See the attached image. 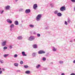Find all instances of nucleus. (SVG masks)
<instances>
[{
	"label": "nucleus",
	"mask_w": 75,
	"mask_h": 75,
	"mask_svg": "<svg viewBox=\"0 0 75 75\" xmlns=\"http://www.w3.org/2000/svg\"><path fill=\"white\" fill-rule=\"evenodd\" d=\"M7 49V47L6 46H5L3 47L4 50H6Z\"/></svg>",
	"instance_id": "obj_30"
},
{
	"label": "nucleus",
	"mask_w": 75,
	"mask_h": 75,
	"mask_svg": "<svg viewBox=\"0 0 75 75\" xmlns=\"http://www.w3.org/2000/svg\"><path fill=\"white\" fill-rule=\"evenodd\" d=\"M1 54L0 53V55H1Z\"/></svg>",
	"instance_id": "obj_52"
},
{
	"label": "nucleus",
	"mask_w": 75,
	"mask_h": 75,
	"mask_svg": "<svg viewBox=\"0 0 75 75\" xmlns=\"http://www.w3.org/2000/svg\"><path fill=\"white\" fill-rule=\"evenodd\" d=\"M65 7L64 6H62L60 8V11H65Z\"/></svg>",
	"instance_id": "obj_4"
},
{
	"label": "nucleus",
	"mask_w": 75,
	"mask_h": 75,
	"mask_svg": "<svg viewBox=\"0 0 75 75\" xmlns=\"http://www.w3.org/2000/svg\"><path fill=\"white\" fill-rule=\"evenodd\" d=\"M70 75H75V74L74 73H71Z\"/></svg>",
	"instance_id": "obj_41"
},
{
	"label": "nucleus",
	"mask_w": 75,
	"mask_h": 75,
	"mask_svg": "<svg viewBox=\"0 0 75 75\" xmlns=\"http://www.w3.org/2000/svg\"><path fill=\"white\" fill-rule=\"evenodd\" d=\"M64 24H65V25H68V23H67V21H65Z\"/></svg>",
	"instance_id": "obj_32"
},
{
	"label": "nucleus",
	"mask_w": 75,
	"mask_h": 75,
	"mask_svg": "<svg viewBox=\"0 0 75 75\" xmlns=\"http://www.w3.org/2000/svg\"><path fill=\"white\" fill-rule=\"evenodd\" d=\"M14 24L15 25H17L18 24V22L17 21H16L14 22Z\"/></svg>",
	"instance_id": "obj_15"
},
{
	"label": "nucleus",
	"mask_w": 75,
	"mask_h": 75,
	"mask_svg": "<svg viewBox=\"0 0 75 75\" xmlns=\"http://www.w3.org/2000/svg\"><path fill=\"white\" fill-rule=\"evenodd\" d=\"M4 12V11L2 10L1 11V14H3V13Z\"/></svg>",
	"instance_id": "obj_38"
},
{
	"label": "nucleus",
	"mask_w": 75,
	"mask_h": 75,
	"mask_svg": "<svg viewBox=\"0 0 75 75\" xmlns=\"http://www.w3.org/2000/svg\"><path fill=\"white\" fill-rule=\"evenodd\" d=\"M49 28V27L48 26H47V27L45 28V29H48Z\"/></svg>",
	"instance_id": "obj_40"
},
{
	"label": "nucleus",
	"mask_w": 75,
	"mask_h": 75,
	"mask_svg": "<svg viewBox=\"0 0 75 75\" xmlns=\"http://www.w3.org/2000/svg\"><path fill=\"white\" fill-rule=\"evenodd\" d=\"M70 42H72V40H70Z\"/></svg>",
	"instance_id": "obj_48"
},
{
	"label": "nucleus",
	"mask_w": 75,
	"mask_h": 75,
	"mask_svg": "<svg viewBox=\"0 0 75 75\" xmlns=\"http://www.w3.org/2000/svg\"><path fill=\"white\" fill-rule=\"evenodd\" d=\"M26 74H30V71L29 70L25 72Z\"/></svg>",
	"instance_id": "obj_19"
},
{
	"label": "nucleus",
	"mask_w": 75,
	"mask_h": 75,
	"mask_svg": "<svg viewBox=\"0 0 75 75\" xmlns=\"http://www.w3.org/2000/svg\"><path fill=\"white\" fill-rule=\"evenodd\" d=\"M72 3H75V0H71Z\"/></svg>",
	"instance_id": "obj_35"
},
{
	"label": "nucleus",
	"mask_w": 75,
	"mask_h": 75,
	"mask_svg": "<svg viewBox=\"0 0 75 75\" xmlns=\"http://www.w3.org/2000/svg\"><path fill=\"white\" fill-rule=\"evenodd\" d=\"M41 18V14L38 15L36 17V20L38 21H39L40 20V18Z\"/></svg>",
	"instance_id": "obj_2"
},
{
	"label": "nucleus",
	"mask_w": 75,
	"mask_h": 75,
	"mask_svg": "<svg viewBox=\"0 0 75 75\" xmlns=\"http://www.w3.org/2000/svg\"><path fill=\"white\" fill-rule=\"evenodd\" d=\"M43 70H47V68H43Z\"/></svg>",
	"instance_id": "obj_34"
},
{
	"label": "nucleus",
	"mask_w": 75,
	"mask_h": 75,
	"mask_svg": "<svg viewBox=\"0 0 75 75\" xmlns=\"http://www.w3.org/2000/svg\"><path fill=\"white\" fill-rule=\"evenodd\" d=\"M45 52L42 50H40L38 52L39 54H45Z\"/></svg>",
	"instance_id": "obj_5"
},
{
	"label": "nucleus",
	"mask_w": 75,
	"mask_h": 75,
	"mask_svg": "<svg viewBox=\"0 0 75 75\" xmlns=\"http://www.w3.org/2000/svg\"><path fill=\"white\" fill-rule=\"evenodd\" d=\"M20 63L21 65H22V64H23V62L22 61H21Z\"/></svg>",
	"instance_id": "obj_33"
},
{
	"label": "nucleus",
	"mask_w": 75,
	"mask_h": 75,
	"mask_svg": "<svg viewBox=\"0 0 75 75\" xmlns=\"http://www.w3.org/2000/svg\"><path fill=\"white\" fill-rule=\"evenodd\" d=\"M10 6L8 5L6 6V9L7 10H10Z\"/></svg>",
	"instance_id": "obj_10"
},
{
	"label": "nucleus",
	"mask_w": 75,
	"mask_h": 75,
	"mask_svg": "<svg viewBox=\"0 0 75 75\" xmlns=\"http://www.w3.org/2000/svg\"><path fill=\"white\" fill-rule=\"evenodd\" d=\"M14 66H15V67H18V63H15L14 64Z\"/></svg>",
	"instance_id": "obj_26"
},
{
	"label": "nucleus",
	"mask_w": 75,
	"mask_h": 75,
	"mask_svg": "<svg viewBox=\"0 0 75 75\" xmlns=\"http://www.w3.org/2000/svg\"><path fill=\"white\" fill-rule=\"evenodd\" d=\"M13 57H14V58H17V57H18V55H17V54H15L14 55Z\"/></svg>",
	"instance_id": "obj_25"
},
{
	"label": "nucleus",
	"mask_w": 75,
	"mask_h": 75,
	"mask_svg": "<svg viewBox=\"0 0 75 75\" xmlns=\"http://www.w3.org/2000/svg\"><path fill=\"white\" fill-rule=\"evenodd\" d=\"M73 63H74V64L75 63V60L73 61Z\"/></svg>",
	"instance_id": "obj_46"
},
{
	"label": "nucleus",
	"mask_w": 75,
	"mask_h": 75,
	"mask_svg": "<svg viewBox=\"0 0 75 75\" xmlns=\"http://www.w3.org/2000/svg\"><path fill=\"white\" fill-rule=\"evenodd\" d=\"M32 56L34 57H35L37 55L36 52H33L32 53Z\"/></svg>",
	"instance_id": "obj_12"
},
{
	"label": "nucleus",
	"mask_w": 75,
	"mask_h": 75,
	"mask_svg": "<svg viewBox=\"0 0 75 75\" xmlns=\"http://www.w3.org/2000/svg\"><path fill=\"white\" fill-rule=\"evenodd\" d=\"M8 55H9V54H5L4 55V58H6V57H8Z\"/></svg>",
	"instance_id": "obj_23"
},
{
	"label": "nucleus",
	"mask_w": 75,
	"mask_h": 75,
	"mask_svg": "<svg viewBox=\"0 0 75 75\" xmlns=\"http://www.w3.org/2000/svg\"><path fill=\"white\" fill-rule=\"evenodd\" d=\"M6 43H7V41L5 40L2 42L1 45L3 46H6Z\"/></svg>",
	"instance_id": "obj_3"
},
{
	"label": "nucleus",
	"mask_w": 75,
	"mask_h": 75,
	"mask_svg": "<svg viewBox=\"0 0 75 75\" xmlns=\"http://www.w3.org/2000/svg\"><path fill=\"white\" fill-rule=\"evenodd\" d=\"M57 48H55V47H52V50L53 52H55L57 51Z\"/></svg>",
	"instance_id": "obj_11"
},
{
	"label": "nucleus",
	"mask_w": 75,
	"mask_h": 75,
	"mask_svg": "<svg viewBox=\"0 0 75 75\" xmlns=\"http://www.w3.org/2000/svg\"><path fill=\"white\" fill-rule=\"evenodd\" d=\"M61 75H65V73H62Z\"/></svg>",
	"instance_id": "obj_43"
},
{
	"label": "nucleus",
	"mask_w": 75,
	"mask_h": 75,
	"mask_svg": "<svg viewBox=\"0 0 75 75\" xmlns=\"http://www.w3.org/2000/svg\"><path fill=\"white\" fill-rule=\"evenodd\" d=\"M50 64H53V63L52 62L50 63Z\"/></svg>",
	"instance_id": "obj_51"
},
{
	"label": "nucleus",
	"mask_w": 75,
	"mask_h": 75,
	"mask_svg": "<svg viewBox=\"0 0 75 75\" xmlns=\"http://www.w3.org/2000/svg\"><path fill=\"white\" fill-rule=\"evenodd\" d=\"M14 25L13 24H12L11 25H10V27L11 28H14Z\"/></svg>",
	"instance_id": "obj_20"
},
{
	"label": "nucleus",
	"mask_w": 75,
	"mask_h": 75,
	"mask_svg": "<svg viewBox=\"0 0 75 75\" xmlns=\"http://www.w3.org/2000/svg\"><path fill=\"white\" fill-rule=\"evenodd\" d=\"M59 63L60 64H64V61H60L59 62Z\"/></svg>",
	"instance_id": "obj_18"
},
{
	"label": "nucleus",
	"mask_w": 75,
	"mask_h": 75,
	"mask_svg": "<svg viewBox=\"0 0 75 75\" xmlns=\"http://www.w3.org/2000/svg\"><path fill=\"white\" fill-rule=\"evenodd\" d=\"M17 38L18 40H22V36H18L17 37Z\"/></svg>",
	"instance_id": "obj_22"
},
{
	"label": "nucleus",
	"mask_w": 75,
	"mask_h": 75,
	"mask_svg": "<svg viewBox=\"0 0 75 75\" xmlns=\"http://www.w3.org/2000/svg\"><path fill=\"white\" fill-rule=\"evenodd\" d=\"M22 54L23 56H27V54H25V52H22Z\"/></svg>",
	"instance_id": "obj_14"
},
{
	"label": "nucleus",
	"mask_w": 75,
	"mask_h": 75,
	"mask_svg": "<svg viewBox=\"0 0 75 75\" xmlns=\"http://www.w3.org/2000/svg\"><path fill=\"white\" fill-rule=\"evenodd\" d=\"M37 36L38 37H40L41 36V35L39 33H38L37 34Z\"/></svg>",
	"instance_id": "obj_28"
},
{
	"label": "nucleus",
	"mask_w": 75,
	"mask_h": 75,
	"mask_svg": "<svg viewBox=\"0 0 75 75\" xmlns=\"http://www.w3.org/2000/svg\"><path fill=\"white\" fill-rule=\"evenodd\" d=\"M35 39V37L33 36H30L28 38V40L29 41H33V40H34Z\"/></svg>",
	"instance_id": "obj_1"
},
{
	"label": "nucleus",
	"mask_w": 75,
	"mask_h": 75,
	"mask_svg": "<svg viewBox=\"0 0 75 75\" xmlns=\"http://www.w3.org/2000/svg\"><path fill=\"white\" fill-rule=\"evenodd\" d=\"M17 72H21V71H20V70H17Z\"/></svg>",
	"instance_id": "obj_44"
},
{
	"label": "nucleus",
	"mask_w": 75,
	"mask_h": 75,
	"mask_svg": "<svg viewBox=\"0 0 75 75\" xmlns=\"http://www.w3.org/2000/svg\"><path fill=\"white\" fill-rule=\"evenodd\" d=\"M24 67L25 68H27L28 67V65H25L24 66Z\"/></svg>",
	"instance_id": "obj_27"
},
{
	"label": "nucleus",
	"mask_w": 75,
	"mask_h": 75,
	"mask_svg": "<svg viewBox=\"0 0 75 75\" xmlns=\"http://www.w3.org/2000/svg\"><path fill=\"white\" fill-rule=\"evenodd\" d=\"M33 47L34 48H37V45L35 44L33 45Z\"/></svg>",
	"instance_id": "obj_16"
},
{
	"label": "nucleus",
	"mask_w": 75,
	"mask_h": 75,
	"mask_svg": "<svg viewBox=\"0 0 75 75\" xmlns=\"http://www.w3.org/2000/svg\"><path fill=\"white\" fill-rule=\"evenodd\" d=\"M67 22L68 23H70V22H71V21H70L69 19H68Z\"/></svg>",
	"instance_id": "obj_37"
},
{
	"label": "nucleus",
	"mask_w": 75,
	"mask_h": 75,
	"mask_svg": "<svg viewBox=\"0 0 75 75\" xmlns=\"http://www.w3.org/2000/svg\"><path fill=\"white\" fill-rule=\"evenodd\" d=\"M30 12H31V11L30 9H27L25 11V13H26V14L29 13H30Z\"/></svg>",
	"instance_id": "obj_7"
},
{
	"label": "nucleus",
	"mask_w": 75,
	"mask_h": 75,
	"mask_svg": "<svg viewBox=\"0 0 75 75\" xmlns=\"http://www.w3.org/2000/svg\"><path fill=\"white\" fill-rule=\"evenodd\" d=\"M6 21L8 23H9V24H11V23H12V21L10 20L9 19H7Z\"/></svg>",
	"instance_id": "obj_9"
},
{
	"label": "nucleus",
	"mask_w": 75,
	"mask_h": 75,
	"mask_svg": "<svg viewBox=\"0 0 75 75\" xmlns=\"http://www.w3.org/2000/svg\"><path fill=\"white\" fill-rule=\"evenodd\" d=\"M9 48H10V49H11L13 48V47H12V46L11 45H10L9 46Z\"/></svg>",
	"instance_id": "obj_31"
},
{
	"label": "nucleus",
	"mask_w": 75,
	"mask_h": 75,
	"mask_svg": "<svg viewBox=\"0 0 75 75\" xmlns=\"http://www.w3.org/2000/svg\"><path fill=\"white\" fill-rule=\"evenodd\" d=\"M10 30L11 31H12V28H11V29H10Z\"/></svg>",
	"instance_id": "obj_47"
},
{
	"label": "nucleus",
	"mask_w": 75,
	"mask_h": 75,
	"mask_svg": "<svg viewBox=\"0 0 75 75\" xmlns=\"http://www.w3.org/2000/svg\"><path fill=\"white\" fill-rule=\"evenodd\" d=\"M16 1H18V0H15Z\"/></svg>",
	"instance_id": "obj_50"
},
{
	"label": "nucleus",
	"mask_w": 75,
	"mask_h": 75,
	"mask_svg": "<svg viewBox=\"0 0 75 75\" xmlns=\"http://www.w3.org/2000/svg\"><path fill=\"white\" fill-rule=\"evenodd\" d=\"M38 7V6H37V4H34L33 5V9L34 10H36Z\"/></svg>",
	"instance_id": "obj_6"
},
{
	"label": "nucleus",
	"mask_w": 75,
	"mask_h": 75,
	"mask_svg": "<svg viewBox=\"0 0 75 75\" xmlns=\"http://www.w3.org/2000/svg\"><path fill=\"white\" fill-rule=\"evenodd\" d=\"M2 71H5V69H4L2 68Z\"/></svg>",
	"instance_id": "obj_42"
},
{
	"label": "nucleus",
	"mask_w": 75,
	"mask_h": 75,
	"mask_svg": "<svg viewBox=\"0 0 75 75\" xmlns=\"http://www.w3.org/2000/svg\"><path fill=\"white\" fill-rule=\"evenodd\" d=\"M62 15V13L60 12L58 13L57 14V16H58V17H61Z\"/></svg>",
	"instance_id": "obj_8"
},
{
	"label": "nucleus",
	"mask_w": 75,
	"mask_h": 75,
	"mask_svg": "<svg viewBox=\"0 0 75 75\" xmlns=\"http://www.w3.org/2000/svg\"><path fill=\"white\" fill-rule=\"evenodd\" d=\"M29 27L31 28H34V25L32 24H30L29 25Z\"/></svg>",
	"instance_id": "obj_21"
},
{
	"label": "nucleus",
	"mask_w": 75,
	"mask_h": 75,
	"mask_svg": "<svg viewBox=\"0 0 75 75\" xmlns=\"http://www.w3.org/2000/svg\"><path fill=\"white\" fill-rule=\"evenodd\" d=\"M40 67H41V65L40 64H38L36 66V68L37 69H38Z\"/></svg>",
	"instance_id": "obj_13"
},
{
	"label": "nucleus",
	"mask_w": 75,
	"mask_h": 75,
	"mask_svg": "<svg viewBox=\"0 0 75 75\" xmlns=\"http://www.w3.org/2000/svg\"><path fill=\"white\" fill-rule=\"evenodd\" d=\"M50 6H51L52 7H53V6H54V5L52 4H50Z\"/></svg>",
	"instance_id": "obj_36"
},
{
	"label": "nucleus",
	"mask_w": 75,
	"mask_h": 75,
	"mask_svg": "<svg viewBox=\"0 0 75 75\" xmlns=\"http://www.w3.org/2000/svg\"><path fill=\"white\" fill-rule=\"evenodd\" d=\"M0 62L1 63V64H3L4 63V62H3V60H0Z\"/></svg>",
	"instance_id": "obj_29"
},
{
	"label": "nucleus",
	"mask_w": 75,
	"mask_h": 75,
	"mask_svg": "<svg viewBox=\"0 0 75 75\" xmlns=\"http://www.w3.org/2000/svg\"><path fill=\"white\" fill-rule=\"evenodd\" d=\"M42 59L43 61H45L46 60V58L45 57H43L42 58Z\"/></svg>",
	"instance_id": "obj_24"
},
{
	"label": "nucleus",
	"mask_w": 75,
	"mask_h": 75,
	"mask_svg": "<svg viewBox=\"0 0 75 75\" xmlns=\"http://www.w3.org/2000/svg\"><path fill=\"white\" fill-rule=\"evenodd\" d=\"M2 70H0V74H2Z\"/></svg>",
	"instance_id": "obj_39"
},
{
	"label": "nucleus",
	"mask_w": 75,
	"mask_h": 75,
	"mask_svg": "<svg viewBox=\"0 0 75 75\" xmlns=\"http://www.w3.org/2000/svg\"><path fill=\"white\" fill-rule=\"evenodd\" d=\"M33 34H36V32H33Z\"/></svg>",
	"instance_id": "obj_45"
},
{
	"label": "nucleus",
	"mask_w": 75,
	"mask_h": 75,
	"mask_svg": "<svg viewBox=\"0 0 75 75\" xmlns=\"http://www.w3.org/2000/svg\"><path fill=\"white\" fill-rule=\"evenodd\" d=\"M58 10H55L54 12V14H57L58 13Z\"/></svg>",
	"instance_id": "obj_17"
},
{
	"label": "nucleus",
	"mask_w": 75,
	"mask_h": 75,
	"mask_svg": "<svg viewBox=\"0 0 75 75\" xmlns=\"http://www.w3.org/2000/svg\"><path fill=\"white\" fill-rule=\"evenodd\" d=\"M1 68H0V71H1Z\"/></svg>",
	"instance_id": "obj_49"
}]
</instances>
